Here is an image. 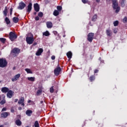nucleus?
<instances>
[{
  "mask_svg": "<svg viewBox=\"0 0 127 127\" xmlns=\"http://www.w3.org/2000/svg\"><path fill=\"white\" fill-rule=\"evenodd\" d=\"M3 13L4 16H6V15H7V8L6 6L5 7L3 11Z\"/></svg>",
  "mask_w": 127,
  "mask_h": 127,
  "instance_id": "obj_24",
  "label": "nucleus"
},
{
  "mask_svg": "<svg viewBox=\"0 0 127 127\" xmlns=\"http://www.w3.org/2000/svg\"><path fill=\"white\" fill-rule=\"evenodd\" d=\"M43 36H49V35H50V33L48 31H46L43 33Z\"/></svg>",
  "mask_w": 127,
  "mask_h": 127,
  "instance_id": "obj_25",
  "label": "nucleus"
},
{
  "mask_svg": "<svg viewBox=\"0 0 127 127\" xmlns=\"http://www.w3.org/2000/svg\"><path fill=\"white\" fill-rule=\"evenodd\" d=\"M83 3H88V0H81Z\"/></svg>",
  "mask_w": 127,
  "mask_h": 127,
  "instance_id": "obj_41",
  "label": "nucleus"
},
{
  "mask_svg": "<svg viewBox=\"0 0 127 127\" xmlns=\"http://www.w3.org/2000/svg\"><path fill=\"white\" fill-rule=\"evenodd\" d=\"M38 15L39 17H42L43 16V13L42 12H39Z\"/></svg>",
  "mask_w": 127,
  "mask_h": 127,
  "instance_id": "obj_38",
  "label": "nucleus"
},
{
  "mask_svg": "<svg viewBox=\"0 0 127 127\" xmlns=\"http://www.w3.org/2000/svg\"><path fill=\"white\" fill-rule=\"evenodd\" d=\"M10 111H11V113H14V110L13 109H11L10 110Z\"/></svg>",
  "mask_w": 127,
  "mask_h": 127,
  "instance_id": "obj_49",
  "label": "nucleus"
},
{
  "mask_svg": "<svg viewBox=\"0 0 127 127\" xmlns=\"http://www.w3.org/2000/svg\"><path fill=\"white\" fill-rule=\"evenodd\" d=\"M37 13L36 12H34V15H36Z\"/></svg>",
  "mask_w": 127,
  "mask_h": 127,
  "instance_id": "obj_54",
  "label": "nucleus"
},
{
  "mask_svg": "<svg viewBox=\"0 0 127 127\" xmlns=\"http://www.w3.org/2000/svg\"><path fill=\"white\" fill-rule=\"evenodd\" d=\"M0 83H1V81L0 80Z\"/></svg>",
  "mask_w": 127,
  "mask_h": 127,
  "instance_id": "obj_60",
  "label": "nucleus"
},
{
  "mask_svg": "<svg viewBox=\"0 0 127 127\" xmlns=\"http://www.w3.org/2000/svg\"><path fill=\"white\" fill-rule=\"evenodd\" d=\"M6 40V39L4 38H0V41L2 43H5V41Z\"/></svg>",
  "mask_w": 127,
  "mask_h": 127,
  "instance_id": "obj_33",
  "label": "nucleus"
},
{
  "mask_svg": "<svg viewBox=\"0 0 127 127\" xmlns=\"http://www.w3.org/2000/svg\"><path fill=\"white\" fill-rule=\"evenodd\" d=\"M28 81H30L31 82H34L35 81V77H30L27 78Z\"/></svg>",
  "mask_w": 127,
  "mask_h": 127,
  "instance_id": "obj_27",
  "label": "nucleus"
},
{
  "mask_svg": "<svg viewBox=\"0 0 127 127\" xmlns=\"http://www.w3.org/2000/svg\"><path fill=\"white\" fill-rule=\"evenodd\" d=\"M99 72V69H95V70H94V73L95 74H96V73H98Z\"/></svg>",
  "mask_w": 127,
  "mask_h": 127,
  "instance_id": "obj_47",
  "label": "nucleus"
},
{
  "mask_svg": "<svg viewBox=\"0 0 127 127\" xmlns=\"http://www.w3.org/2000/svg\"><path fill=\"white\" fill-rule=\"evenodd\" d=\"M57 9L58 11L60 12V11H61V10H62V6H60V5L57 6Z\"/></svg>",
  "mask_w": 127,
  "mask_h": 127,
  "instance_id": "obj_31",
  "label": "nucleus"
},
{
  "mask_svg": "<svg viewBox=\"0 0 127 127\" xmlns=\"http://www.w3.org/2000/svg\"><path fill=\"white\" fill-rule=\"evenodd\" d=\"M114 33H117L118 32V28H114L113 29Z\"/></svg>",
  "mask_w": 127,
  "mask_h": 127,
  "instance_id": "obj_42",
  "label": "nucleus"
},
{
  "mask_svg": "<svg viewBox=\"0 0 127 127\" xmlns=\"http://www.w3.org/2000/svg\"><path fill=\"white\" fill-rule=\"evenodd\" d=\"M5 111H6V108H3L1 110V112H5Z\"/></svg>",
  "mask_w": 127,
  "mask_h": 127,
  "instance_id": "obj_48",
  "label": "nucleus"
},
{
  "mask_svg": "<svg viewBox=\"0 0 127 127\" xmlns=\"http://www.w3.org/2000/svg\"><path fill=\"white\" fill-rule=\"evenodd\" d=\"M25 71L28 73V74H32V71L29 68H25Z\"/></svg>",
  "mask_w": 127,
  "mask_h": 127,
  "instance_id": "obj_28",
  "label": "nucleus"
},
{
  "mask_svg": "<svg viewBox=\"0 0 127 127\" xmlns=\"http://www.w3.org/2000/svg\"><path fill=\"white\" fill-rule=\"evenodd\" d=\"M11 53H13V54H17L18 55V54L20 53V49L18 48H14L11 51Z\"/></svg>",
  "mask_w": 127,
  "mask_h": 127,
  "instance_id": "obj_9",
  "label": "nucleus"
},
{
  "mask_svg": "<svg viewBox=\"0 0 127 127\" xmlns=\"http://www.w3.org/2000/svg\"><path fill=\"white\" fill-rule=\"evenodd\" d=\"M125 1H126V0H120V3L121 4V6L124 7L125 5H126V4L125 3Z\"/></svg>",
  "mask_w": 127,
  "mask_h": 127,
  "instance_id": "obj_29",
  "label": "nucleus"
},
{
  "mask_svg": "<svg viewBox=\"0 0 127 127\" xmlns=\"http://www.w3.org/2000/svg\"><path fill=\"white\" fill-rule=\"evenodd\" d=\"M15 124H16V126H18V127H20V126H21V124H22V123L21 122V121L20 120L17 119L15 121Z\"/></svg>",
  "mask_w": 127,
  "mask_h": 127,
  "instance_id": "obj_20",
  "label": "nucleus"
},
{
  "mask_svg": "<svg viewBox=\"0 0 127 127\" xmlns=\"http://www.w3.org/2000/svg\"><path fill=\"white\" fill-rule=\"evenodd\" d=\"M94 35L95 34L94 33H89L87 35V40L89 42H92L93 41V39H94Z\"/></svg>",
  "mask_w": 127,
  "mask_h": 127,
  "instance_id": "obj_5",
  "label": "nucleus"
},
{
  "mask_svg": "<svg viewBox=\"0 0 127 127\" xmlns=\"http://www.w3.org/2000/svg\"><path fill=\"white\" fill-rule=\"evenodd\" d=\"M52 60H55V56H52L51 57Z\"/></svg>",
  "mask_w": 127,
  "mask_h": 127,
  "instance_id": "obj_46",
  "label": "nucleus"
},
{
  "mask_svg": "<svg viewBox=\"0 0 127 127\" xmlns=\"http://www.w3.org/2000/svg\"><path fill=\"white\" fill-rule=\"evenodd\" d=\"M41 93H42V90H37V93H36L37 96H39L40 95V94H41Z\"/></svg>",
  "mask_w": 127,
  "mask_h": 127,
  "instance_id": "obj_37",
  "label": "nucleus"
},
{
  "mask_svg": "<svg viewBox=\"0 0 127 127\" xmlns=\"http://www.w3.org/2000/svg\"><path fill=\"white\" fill-rule=\"evenodd\" d=\"M35 20H36L37 21L39 20V17L36 16L35 17Z\"/></svg>",
  "mask_w": 127,
  "mask_h": 127,
  "instance_id": "obj_45",
  "label": "nucleus"
},
{
  "mask_svg": "<svg viewBox=\"0 0 127 127\" xmlns=\"http://www.w3.org/2000/svg\"><path fill=\"white\" fill-rule=\"evenodd\" d=\"M34 9L36 11V12H38V11H39L40 9V6L38 3H36L34 4Z\"/></svg>",
  "mask_w": 127,
  "mask_h": 127,
  "instance_id": "obj_11",
  "label": "nucleus"
},
{
  "mask_svg": "<svg viewBox=\"0 0 127 127\" xmlns=\"http://www.w3.org/2000/svg\"><path fill=\"white\" fill-rule=\"evenodd\" d=\"M32 9V3L30 2L29 3L28 6H27V12H30Z\"/></svg>",
  "mask_w": 127,
  "mask_h": 127,
  "instance_id": "obj_14",
  "label": "nucleus"
},
{
  "mask_svg": "<svg viewBox=\"0 0 127 127\" xmlns=\"http://www.w3.org/2000/svg\"><path fill=\"white\" fill-rule=\"evenodd\" d=\"M32 113H33V112H32V110H27L26 111V115H27V116H28V117H31V115H32Z\"/></svg>",
  "mask_w": 127,
  "mask_h": 127,
  "instance_id": "obj_19",
  "label": "nucleus"
},
{
  "mask_svg": "<svg viewBox=\"0 0 127 127\" xmlns=\"http://www.w3.org/2000/svg\"><path fill=\"white\" fill-rule=\"evenodd\" d=\"M65 36H66V35H63V37H65Z\"/></svg>",
  "mask_w": 127,
  "mask_h": 127,
  "instance_id": "obj_57",
  "label": "nucleus"
},
{
  "mask_svg": "<svg viewBox=\"0 0 127 127\" xmlns=\"http://www.w3.org/2000/svg\"><path fill=\"white\" fill-rule=\"evenodd\" d=\"M0 127H3V126H2V125H0Z\"/></svg>",
  "mask_w": 127,
  "mask_h": 127,
  "instance_id": "obj_58",
  "label": "nucleus"
},
{
  "mask_svg": "<svg viewBox=\"0 0 127 127\" xmlns=\"http://www.w3.org/2000/svg\"><path fill=\"white\" fill-rule=\"evenodd\" d=\"M97 14H95L93 17H92V21H96V20H97Z\"/></svg>",
  "mask_w": 127,
  "mask_h": 127,
  "instance_id": "obj_32",
  "label": "nucleus"
},
{
  "mask_svg": "<svg viewBox=\"0 0 127 127\" xmlns=\"http://www.w3.org/2000/svg\"><path fill=\"white\" fill-rule=\"evenodd\" d=\"M0 115L1 118H3V119H6L8 116H10V114L9 112H2Z\"/></svg>",
  "mask_w": 127,
  "mask_h": 127,
  "instance_id": "obj_12",
  "label": "nucleus"
},
{
  "mask_svg": "<svg viewBox=\"0 0 127 127\" xmlns=\"http://www.w3.org/2000/svg\"><path fill=\"white\" fill-rule=\"evenodd\" d=\"M12 20L14 23H17L19 20V19L17 17H14L12 19Z\"/></svg>",
  "mask_w": 127,
  "mask_h": 127,
  "instance_id": "obj_22",
  "label": "nucleus"
},
{
  "mask_svg": "<svg viewBox=\"0 0 127 127\" xmlns=\"http://www.w3.org/2000/svg\"><path fill=\"white\" fill-rule=\"evenodd\" d=\"M28 103H31V100H29L28 101Z\"/></svg>",
  "mask_w": 127,
  "mask_h": 127,
  "instance_id": "obj_55",
  "label": "nucleus"
},
{
  "mask_svg": "<svg viewBox=\"0 0 127 127\" xmlns=\"http://www.w3.org/2000/svg\"><path fill=\"white\" fill-rule=\"evenodd\" d=\"M53 33H54V34L55 35H57V34H58V33L57 31H54L53 32Z\"/></svg>",
  "mask_w": 127,
  "mask_h": 127,
  "instance_id": "obj_44",
  "label": "nucleus"
},
{
  "mask_svg": "<svg viewBox=\"0 0 127 127\" xmlns=\"http://www.w3.org/2000/svg\"><path fill=\"white\" fill-rule=\"evenodd\" d=\"M50 91L51 93H54V88H53V87H52L50 89Z\"/></svg>",
  "mask_w": 127,
  "mask_h": 127,
  "instance_id": "obj_39",
  "label": "nucleus"
},
{
  "mask_svg": "<svg viewBox=\"0 0 127 127\" xmlns=\"http://www.w3.org/2000/svg\"><path fill=\"white\" fill-rule=\"evenodd\" d=\"M26 41L28 44H32L33 41H34V39L32 37H27L26 38Z\"/></svg>",
  "mask_w": 127,
  "mask_h": 127,
  "instance_id": "obj_6",
  "label": "nucleus"
},
{
  "mask_svg": "<svg viewBox=\"0 0 127 127\" xmlns=\"http://www.w3.org/2000/svg\"><path fill=\"white\" fill-rule=\"evenodd\" d=\"M66 56L67 57V58H68V59H69V60H71V58H72V52H68L66 53Z\"/></svg>",
  "mask_w": 127,
  "mask_h": 127,
  "instance_id": "obj_21",
  "label": "nucleus"
},
{
  "mask_svg": "<svg viewBox=\"0 0 127 127\" xmlns=\"http://www.w3.org/2000/svg\"><path fill=\"white\" fill-rule=\"evenodd\" d=\"M18 103L19 105H21V106H23V107H24V97H21L20 99L19 100Z\"/></svg>",
  "mask_w": 127,
  "mask_h": 127,
  "instance_id": "obj_13",
  "label": "nucleus"
},
{
  "mask_svg": "<svg viewBox=\"0 0 127 127\" xmlns=\"http://www.w3.org/2000/svg\"><path fill=\"white\" fill-rule=\"evenodd\" d=\"M5 21L6 24H9V23H10V20H9V19L7 17H6L5 18Z\"/></svg>",
  "mask_w": 127,
  "mask_h": 127,
  "instance_id": "obj_30",
  "label": "nucleus"
},
{
  "mask_svg": "<svg viewBox=\"0 0 127 127\" xmlns=\"http://www.w3.org/2000/svg\"><path fill=\"white\" fill-rule=\"evenodd\" d=\"M34 127H39V123H38V121H36L35 122Z\"/></svg>",
  "mask_w": 127,
  "mask_h": 127,
  "instance_id": "obj_36",
  "label": "nucleus"
},
{
  "mask_svg": "<svg viewBox=\"0 0 127 127\" xmlns=\"http://www.w3.org/2000/svg\"><path fill=\"white\" fill-rule=\"evenodd\" d=\"M60 12L57 10H55L53 12V15L55 16H58Z\"/></svg>",
  "mask_w": 127,
  "mask_h": 127,
  "instance_id": "obj_23",
  "label": "nucleus"
},
{
  "mask_svg": "<svg viewBox=\"0 0 127 127\" xmlns=\"http://www.w3.org/2000/svg\"><path fill=\"white\" fill-rule=\"evenodd\" d=\"M113 24L114 26H118L119 25V21L116 20L114 21Z\"/></svg>",
  "mask_w": 127,
  "mask_h": 127,
  "instance_id": "obj_34",
  "label": "nucleus"
},
{
  "mask_svg": "<svg viewBox=\"0 0 127 127\" xmlns=\"http://www.w3.org/2000/svg\"><path fill=\"white\" fill-rule=\"evenodd\" d=\"M46 26L47 28H52L53 27V23L51 21H47L46 22Z\"/></svg>",
  "mask_w": 127,
  "mask_h": 127,
  "instance_id": "obj_15",
  "label": "nucleus"
},
{
  "mask_svg": "<svg viewBox=\"0 0 127 127\" xmlns=\"http://www.w3.org/2000/svg\"><path fill=\"white\" fill-rule=\"evenodd\" d=\"M13 8L12 7H11L10 9V15H11V14H12V10H13Z\"/></svg>",
  "mask_w": 127,
  "mask_h": 127,
  "instance_id": "obj_43",
  "label": "nucleus"
},
{
  "mask_svg": "<svg viewBox=\"0 0 127 127\" xmlns=\"http://www.w3.org/2000/svg\"><path fill=\"white\" fill-rule=\"evenodd\" d=\"M43 52V49L42 48H40L38 49V50L37 51L36 53V55L37 56H40V55L42 54Z\"/></svg>",
  "mask_w": 127,
  "mask_h": 127,
  "instance_id": "obj_16",
  "label": "nucleus"
},
{
  "mask_svg": "<svg viewBox=\"0 0 127 127\" xmlns=\"http://www.w3.org/2000/svg\"><path fill=\"white\" fill-rule=\"evenodd\" d=\"M9 38L11 41H13L14 40H15L16 38H17V35L15 34L13 32H10L9 34Z\"/></svg>",
  "mask_w": 127,
  "mask_h": 127,
  "instance_id": "obj_3",
  "label": "nucleus"
},
{
  "mask_svg": "<svg viewBox=\"0 0 127 127\" xmlns=\"http://www.w3.org/2000/svg\"><path fill=\"white\" fill-rule=\"evenodd\" d=\"M19 78H20V73H18L11 78V81L12 82H15V81H17Z\"/></svg>",
  "mask_w": 127,
  "mask_h": 127,
  "instance_id": "obj_10",
  "label": "nucleus"
},
{
  "mask_svg": "<svg viewBox=\"0 0 127 127\" xmlns=\"http://www.w3.org/2000/svg\"><path fill=\"white\" fill-rule=\"evenodd\" d=\"M96 2H98V3H99V2H100V1H101V0H95Z\"/></svg>",
  "mask_w": 127,
  "mask_h": 127,
  "instance_id": "obj_50",
  "label": "nucleus"
},
{
  "mask_svg": "<svg viewBox=\"0 0 127 127\" xmlns=\"http://www.w3.org/2000/svg\"><path fill=\"white\" fill-rule=\"evenodd\" d=\"M100 59H101V58H100Z\"/></svg>",
  "mask_w": 127,
  "mask_h": 127,
  "instance_id": "obj_63",
  "label": "nucleus"
},
{
  "mask_svg": "<svg viewBox=\"0 0 127 127\" xmlns=\"http://www.w3.org/2000/svg\"><path fill=\"white\" fill-rule=\"evenodd\" d=\"M18 101V99H15V100H14V102L15 103H17V101Z\"/></svg>",
  "mask_w": 127,
  "mask_h": 127,
  "instance_id": "obj_51",
  "label": "nucleus"
},
{
  "mask_svg": "<svg viewBox=\"0 0 127 127\" xmlns=\"http://www.w3.org/2000/svg\"><path fill=\"white\" fill-rule=\"evenodd\" d=\"M1 98V97L0 96V99Z\"/></svg>",
  "mask_w": 127,
  "mask_h": 127,
  "instance_id": "obj_59",
  "label": "nucleus"
},
{
  "mask_svg": "<svg viewBox=\"0 0 127 127\" xmlns=\"http://www.w3.org/2000/svg\"><path fill=\"white\" fill-rule=\"evenodd\" d=\"M13 94H14V92L12 91L11 90H9L7 92L6 94L7 97H8L9 99H11L12 97H13Z\"/></svg>",
  "mask_w": 127,
  "mask_h": 127,
  "instance_id": "obj_8",
  "label": "nucleus"
},
{
  "mask_svg": "<svg viewBox=\"0 0 127 127\" xmlns=\"http://www.w3.org/2000/svg\"><path fill=\"white\" fill-rule=\"evenodd\" d=\"M7 66V61L5 59H0V68H5Z\"/></svg>",
  "mask_w": 127,
  "mask_h": 127,
  "instance_id": "obj_2",
  "label": "nucleus"
},
{
  "mask_svg": "<svg viewBox=\"0 0 127 127\" xmlns=\"http://www.w3.org/2000/svg\"><path fill=\"white\" fill-rule=\"evenodd\" d=\"M61 72V67L59 66V64L58 65L57 67L54 69V74L56 76H59L60 75V72Z\"/></svg>",
  "mask_w": 127,
  "mask_h": 127,
  "instance_id": "obj_4",
  "label": "nucleus"
},
{
  "mask_svg": "<svg viewBox=\"0 0 127 127\" xmlns=\"http://www.w3.org/2000/svg\"><path fill=\"white\" fill-rule=\"evenodd\" d=\"M127 22V17H125L124 19H123V22L124 23H126Z\"/></svg>",
  "mask_w": 127,
  "mask_h": 127,
  "instance_id": "obj_40",
  "label": "nucleus"
},
{
  "mask_svg": "<svg viewBox=\"0 0 127 127\" xmlns=\"http://www.w3.org/2000/svg\"><path fill=\"white\" fill-rule=\"evenodd\" d=\"M34 46H35V45H37V43H34L33 44Z\"/></svg>",
  "mask_w": 127,
  "mask_h": 127,
  "instance_id": "obj_53",
  "label": "nucleus"
},
{
  "mask_svg": "<svg viewBox=\"0 0 127 127\" xmlns=\"http://www.w3.org/2000/svg\"><path fill=\"white\" fill-rule=\"evenodd\" d=\"M112 6L113 9H115L116 13H119L120 10H121V7L119 6L118 0H114L112 1Z\"/></svg>",
  "mask_w": 127,
  "mask_h": 127,
  "instance_id": "obj_1",
  "label": "nucleus"
},
{
  "mask_svg": "<svg viewBox=\"0 0 127 127\" xmlns=\"http://www.w3.org/2000/svg\"><path fill=\"white\" fill-rule=\"evenodd\" d=\"M40 104H43V101H41L40 102Z\"/></svg>",
  "mask_w": 127,
  "mask_h": 127,
  "instance_id": "obj_56",
  "label": "nucleus"
},
{
  "mask_svg": "<svg viewBox=\"0 0 127 127\" xmlns=\"http://www.w3.org/2000/svg\"><path fill=\"white\" fill-rule=\"evenodd\" d=\"M95 79H96V77L95 75H91L89 77V80L90 82H93V81H94Z\"/></svg>",
  "mask_w": 127,
  "mask_h": 127,
  "instance_id": "obj_26",
  "label": "nucleus"
},
{
  "mask_svg": "<svg viewBox=\"0 0 127 127\" xmlns=\"http://www.w3.org/2000/svg\"><path fill=\"white\" fill-rule=\"evenodd\" d=\"M89 23H91V22H90Z\"/></svg>",
  "mask_w": 127,
  "mask_h": 127,
  "instance_id": "obj_62",
  "label": "nucleus"
},
{
  "mask_svg": "<svg viewBox=\"0 0 127 127\" xmlns=\"http://www.w3.org/2000/svg\"><path fill=\"white\" fill-rule=\"evenodd\" d=\"M26 6V4L23 2V1H21L19 3V6L17 7L18 9H23L24 7Z\"/></svg>",
  "mask_w": 127,
  "mask_h": 127,
  "instance_id": "obj_7",
  "label": "nucleus"
},
{
  "mask_svg": "<svg viewBox=\"0 0 127 127\" xmlns=\"http://www.w3.org/2000/svg\"><path fill=\"white\" fill-rule=\"evenodd\" d=\"M13 70H14V67H13Z\"/></svg>",
  "mask_w": 127,
  "mask_h": 127,
  "instance_id": "obj_61",
  "label": "nucleus"
},
{
  "mask_svg": "<svg viewBox=\"0 0 127 127\" xmlns=\"http://www.w3.org/2000/svg\"><path fill=\"white\" fill-rule=\"evenodd\" d=\"M18 110L19 111H20V110H22V108H21V107H18Z\"/></svg>",
  "mask_w": 127,
  "mask_h": 127,
  "instance_id": "obj_52",
  "label": "nucleus"
},
{
  "mask_svg": "<svg viewBox=\"0 0 127 127\" xmlns=\"http://www.w3.org/2000/svg\"><path fill=\"white\" fill-rule=\"evenodd\" d=\"M106 33L107 35V36H112L113 35V32H112V30L110 29H107L106 30Z\"/></svg>",
  "mask_w": 127,
  "mask_h": 127,
  "instance_id": "obj_18",
  "label": "nucleus"
},
{
  "mask_svg": "<svg viewBox=\"0 0 127 127\" xmlns=\"http://www.w3.org/2000/svg\"><path fill=\"white\" fill-rule=\"evenodd\" d=\"M5 103H6V101H5V99H3L2 100H1L0 102V105H4V104H5Z\"/></svg>",
  "mask_w": 127,
  "mask_h": 127,
  "instance_id": "obj_35",
  "label": "nucleus"
},
{
  "mask_svg": "<svg viewBox=\"0 0 127 127\" xmlns=\"http://www.w3.org/2000/svg\"><path fill=\"white\" fill-rule=\"evenodd\" d=\"M9 90V89L6 87H2L1 91L2 93H7Z\"/></svg>",
  "mask_w": 127,
  "mask_h": 127,
  "instance_id": "obj_17",
  "label": "nucleus"
}]
</instances>
